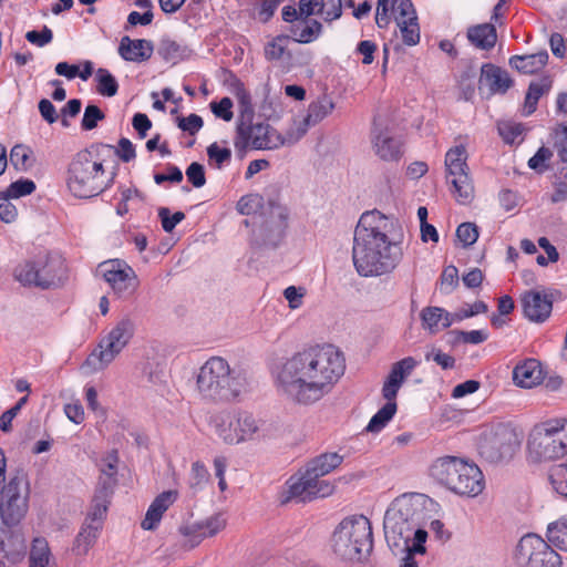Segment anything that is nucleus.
<instances>
[{"label": "nucleus", "mask_w": 567, "mask_h": 567, "mask_svg": "<svg viewBox=\"0 0 567 567\" xmlns=\"http://www.w3.org/2000/svg\"><path fill=\"white\" fill-rule=\"evenodd\" d=\"M346 370L343 354L333 346L303 349L274 370L277 390L290 401L311 405L328 395Z\"/></svg>", "instance_id": "f257e3e1"}, {"label": "nucleus", "mask_w": 567, "mask_h": 567, "mask_svg": "<svg viewBox=\"0 0 567 567\" xmlns=\"http://www.w3.org/2000/svg\"><path fill=\"white\" fill-rule=\"evenodd\" d=\"M396 221L378 210L361 215L354 229L352 260L362 277L391 274L403 257L399 241L391 237Z\"/></svg>", "instance_id": "f03ea898"}, {"label": "nucleus", "mask_w": 567, "mask_h": 567, "mask_svg": "<svg viewBox=\"0 0 567 567\" xmlns=\"http://www.w3.org/2000/svg\"><path fill=\"white\" fill-rule=\"evenodd\" d=\"M436 503L421 493H406L396 497L384 515V530L388 539H412L422 526Z\"/></svg>", "instance_id": "7ed1b4c3"}, {"label": "nucleus", "mask_w": 567, "mask_h": 567, "mask_svg": "<svg viewBox=\"0 0 567 567\" xmlns=\"http://www.w3.org/2000/svg\"><path fill=\"white\" fill-rule=\"evenodd\" d=\"M248 377L221 357L209 358L196 373V390L203 399L224 401L246 391Z\"/></svg>", "instance_id": "20e7f679"}, {"label": "nucleus", "mask_w": 567, "mask_h": 567, "mask_svg": "<svg viewBox=\"0 0 567 567\" xmlns=\"http://www.w3.org/2000/svg\"><path fill=\"white\" fill-rule=\"evenodd\" d=\"M430 476L451 492L475 497L484 489L483 473L477 465L457 456H442L430 466Z\"/></svg>", "instance_id": "39448f33"}, {"label": "nucleus", "mask_w": 567, "mask_h": 567, "mask_svg": "<svg viewBox=\"0 0 567 567\" xmlns=\"http://www.w3.org/2000/svg\"><path fill=\"white\" fill-rule=\"evenodd\" d=\"M13 278L23 287L56 289L68 281L69 270L59 252L48 251L18 264Z\"/></svg>", "instance_id": "423d86ee"}, {"label": "nucleus", "mask_w": 567, "mask_h": 567, "mask_svg": "<svg viewBox=\"0 0 567 567\" xmlns=\"http://www.w3.org/2000/svg\"><path fill=\"white\" fill-rule=\"evenodd\" d=\"M112 183L95 150L79 152L69 165L68 187L79 198L99 195Z\"/></svg>", "instance_id": "0eeeda50"}, {"label": "nucleus", "mask_w": 567, "mask_h": 567, "mask_svg": "<svg viewBox=\"0 0 567 567\" xmlns=\"http://www.w3.org/2000/svg\"><path fill=\"white\" fill-rule=\"evenodd\" d=\"M527 461L553 462L567 455V419L540 422L530 430L526 443Z\"/></svg>", "instance_id": "6e6552de"}, {"label": "nucleus", "mask_w": 567, "mask_h": 567, "mask_svg": "<svg viewBox=\"0 0 567 567\" xmlns=\"http://www.w3.org/2000/svg\"><path fill=\"white\" fill-rule=\"evenodd\" d=\"M136 331L135 320L131 316L120 318L100 339L96 348L84 361L85 373L105 370L130 344Z\"/></svg>", "instance_id": "1a4fd4ad"}, {"label": "nucleus", "mask_w": 567, "mask_h": 567, "mask_svg": "<svg viewBox=\"0 0 567 567\" xmlns=\"http://www.w3.org/2000/svg\"><path fill=\"white\" fill-rule=\"evenodd\" d=\"M333 551L346 560H361L372 549V528L363 515L344 518L332 538Z\"/></svg>", "instance_id": "9d476101"}, {"label": "nucleus", "mask_w": 567, "mask_h": 567, "mask_svg": "<svg viewBox=\"0 0 567 567\" xmlns=\"http://www.w3.org/2000/svg\"><path fill=\"white\" fill-rule=\"evenodd\" d=\"M210 426L226 445H239L257 440L260 421L248 412H224L212 416Z\"/></svg>", "instance_id": "9b49d317"}, {"label": "nucleus", "mask_w": 567, "mask_h": 567, "mask_svg": "<svg viewBox=\"0 0 567 567\" xmlns=\"http://www.w3.org/2000/svg\"><path fill=\"white\" fill-rule=\"evenodd\" d=\"M417 364L414 358L406 357L392 365L382 388V395L388 402L371 417L365 427L368 432L378 433L392 420L396 412V394Z\"/></svg>", "instance_id": "f8f14e48"}, {"label": "nucleus", "mask_w": 567, "mask_h": 567, "mask_svg": "<svg viewBox=\"0 0 567 567\" xmlns=\"http://www.w3.org/2000/svg\"><path fill=\"white\" fill-rule=\"evenodd\" d=\"M467 151L464 145L451 147L444 159L446 179L453 186V195L458 204H470L474 198V185L467 165Z\"/></svg>", "instance_id": "ddd939ff"}, {"label": "nucleus", "mask_w": 567, "mask_h": 567, "mask_svg": "<svg viewBox=\"0 0 567 567\" xmlns=\"http://www.w3.org/2000/svg\"><path fill=\"white\" fill-rule=\"evenodd\" d=\"M520 444V435L509 425L498 424L485 430L478 441L483 457L491 462L511 458Z\"/></svg>", "instance_id": "4468645a"}, {"label": "nucleus", "mask_w": 567, "mask_h": 567, "mask_svg": "<svg viewBox=\"0 0 567 567\" xmlns=\"http://www.w3.org/2000/svg\"><path fill=\"white\" fill-rule=\"evenodd\" d=\"M513 558L518 567L561 566L559 554L535 534H527L519 539L514 549Z\"/></svg>", "instance_id": "2eb2a0df"}, {"label": "nucleus", "mask_w": 567, "mask_h": 567, "mask_svg": "<svg viewBox=\"0 0 567 567\" xmlns=\"http://www.w3.org/2000/svg\"><path fill=\"white\" fill-rule=\"evenodd\" d=\"M29 508V486L23 476L10 478L3 489L0 503L2 523L9 527L18 525Z\"/></svg>", "instance_id": "dca6fc26"}, {"label": "nucleus", "mask_w": 567, "mask_h": 567, "mask_svg": "<svg viewBox=\"0 0 567 567\" xmlns=\"http://www.w3.org/2000/svg\"><path fill=\"white\" fill-rule=\"evenodd\" d=\"M99 271L118 298H128L138 288L140 281L136 272L123 260L104 261L100 264Z\"/></svg>", "instance_id": "f3484780"}, {"label": "nucleus", "mask_w": 567, "mask_h": 567, "mask_svg": "<svg viewBox=\"0 0 567 567\" xmlns=\"http://www.w3.org/2000/svg\"><path fill=\"white\" fill-rule=\"evenodd\" d=\"M289 497L301 502L330 496L334 492V484L329 480L315 475L311 470L305 467L299 476H292L287 482Z\"/></svg>", "instance_id": "a211bd4d"}, {"label": "nucleus", "mask_w": 567, "mask_h": 567, "mask_svg": "<svg viewBox=\"0 0 567 567\" xmlns=\"http://www.w3.org/2000/svg\"><path fill=\"white\" fill-rule=\"evenodd\" d=\"M237 133L247 145L256 150H276L286 144L284 136L265 123L246 125L241 121Z\"/></svg>", "instance_id": "6ab92c4d"}, {"label": "nucleus", "mask_w": 567, "mask_h": 567, "mask_svg": "<svg viewBox=\"0 0 567 567\" xmlns=\"http://www.w3.org/2000/svg\"><path fill=\"white\" fill-rule=\"evenodd\" d=\"M372 147L375 155L385 162H396L403 155L401 140L393 136L388 127L377 124L372 133Z\"/></svg>", "instance_id": "aec40b11"}, {"label": "nucleus", "mask_w": 567, "mask_h": 567, "mask_svg": "<svg viewBox=\"0 0 567 567\" xmlns=\"http://www.w3.org/2000/svg\"><path fill=\"white\" fill-rule=\"evenodd\" d=\"M525 316L535 322L545 321L553 309L550 298L542 291H528L522 298Z\"/></svg>", "instance_id": "412c9836"}, {"label": "nucleus", "mask_w": 567, "mask_h": 567, "mask_svg": "<svg viewBox=\"0 0 567 567\" xmlns=\"http://www.w3.org/2000/svg\"><path fill=\"white\" fill-rule=\"evenodd\" d=\"M178 492L174 489L165 491L157 495L148 506L142 528L145 530H154L159 525L164 513L177 501Z\"/></svg>", "instance_id": "4be33fe9"}, {"label": "nucleus", "mask_w": 567, "mask_h": 567, "mask_svg": "<svg viewBox=\"0 0 567 567\" xmlns=\"http://www.w3.org/2000/svg\"><path fill=\"white\" fill-rule=\"evenodd\" d=\"M543 379L542 364L536 359H526L513 370V380L520 388L530 389L538 385Z\"/></svg>", "instance_id": "5701e85b"}, {"label": "nucleus", "mask_w": 567, "mask_h": 567, "mask_svg": "<svg viewBox=\"0 0 567 567\" xmlns=\"http://www.w3.org/2000/svg\"><path fill=\"white\" fill-rule=\"evenodd\" d=\"M422 328L431 334L447 329L454 323L453 313L441 307H425L421 313Z\"/></svg>", "instance_id": "b1692460"}, {"label": "nucleus", "mask_w": 567, "mask_h": 567, "mask_svg": "<svg viewBox=\"0 0 567 567\" xmlns=\"http://www.w3.org/2000/svg\"><path fill=\"white\" fill-rule=\"evenodd\" d=\"M153 52V45L150 41L144 39L131 40L124 37L121 40L118 53L126 61H145Z\"/></svg>", "instance_id": "393cba45"}, {"label": "nucleus", "mask_w": 567, "mask_h": 567, "mask_svg": "<svg viewBox=\"0 0 567 567\" xmlns=\"http://www.w3.org/2000/svg\"><path fill=\"white\" fill-rule=\"evenodd\" d=\"M481 87L486 86L491 94L504 93L512 85L508 74L497 66L486 64L482 68Z\"/></svg>", "instance_id": "a878e982"}, {"label": "nucleus", "mask_w": 567, "mask_h": 567, "mask_svg": "<svg viewBox=\"0 0 567 567\" xmlns=\"http://www.w3.org/2000/svg\"><path fill=\"white\" fill-rule=\"evenodd\" d=\"M287 214L286 209L280 206H274L271 208V219L266 223L262 230L266 234L267 244L276 246L282 238L286 229Z\"/></svg>", "instance_id": "bb28decb"}, {"label": "nucleus", "mask_w": 567, "mask_h": 567, "mask_svg": "<svg viewBox=\"0 0 567 567\" xmlns=\"http://www.w3.org/2000/svg\"><path fill=\"white\" fill-rule=\"evenodd\" d=\"M548 54L546 51L527 54L514 55L509 59L512 68L524 74H533L540 71L547 63Z\"/></svg>", "instance_id": "cd10ccee"}, {"label": "nucleus", "mask_w": 567, "mask_h": 567, "mask_svg": "<svg viewBox=\"0 0 567 567\" xmlns=\"http://www.w3.org/2000/svg\"><path fill=\"white\" fill-rule=\"evenodd\" d=\"M29 567H56L45 538L37 537L33 539L29 553Z\"/></svg>", "instance_id": "c85d7f7f"}, {"label": "nucleus", "mask_w": 567, "mask_h": 567, "mask_svg": "<svg viewBox=\"0 0 567 567\" xmlns=\"http://www.w3.org/2000/svg\"><path fill=\"white\" fill-rule=\"evenodd\" d=\"M334 107L336 103L330 95H319L308 106V113L306 115L307 122L313 125L319 124L330 114H332Z\"/></svg>", "instance_id": "c756f323"}, {"label": "nucleus", "mask_w": 567, "mask_h": 567, "mask_svg": "<svg viewBox=\"0 0 567 567\" xmlns=\"http://www.w3.org/2000/svg\"><path fill=\"white\" fill-rule=\"evenodd\" d=\"M427 538V532L425 529H419L414 534L412 539H402L405 546L406 554L402 558V563L400 567H419L416 560L414 559V555L425 554L424 543Z\"/></svg>", "instance_id": "7c9ffc66"}, {"label": "nucleus", "mask_w": 567, "mask_h": 567, "mask_svg": "<svg viewBox=\"0 0 567 567\" xmlns=\"http://www.w3.org/2000/svg\"><path fill=\"white\" fill-rule=\"evenodd\" d=\"M109 505V489L106 486L100 488L93 497L91 508L85 518V523L96 525L102 528L103 519L107 512Z\"/></svg>", "instance_id": "2f4dec72"}, {"label": "nucleus", "mask_w": 567, "mask_h": 567, "mask_svg": "<svg viewBox=\"0 0 567 567\" xmlns=\"http://www.w3.org/2000/svg\"><path fill=\"white\" fill-rule=\"evenodd\" d=\"M467 38L475 47L488 50L496 43L497 35L493 24L484 23L473 27L467 32Z\"/></svg>", "instance_id": "473e14b6"}, {"label": "nucleus", "mask_w": 567, "mask_h": 567, "mask_svg": "<svg viewBox=\"0 0 567 567\" xmlns=\"http://www.w3.org/2000/svg\"><path fill=\"white\" fill-rule=\"evenodd\" d=\"M101 528L96 527V525H91L84 522L79 534L76 535L73 544V553L76 556L86 555L90 549L94 546Z\"/></svg>", "instance_id": "72a5a7b5"}, {"label": "nucleus", "mask_w": 567, "mask_h": 567, "mask_svg": "<svg viewBox=\"0 0 567 567\" xmlns=\"http://www.w3.org/2000/svg\"><path fill=\"white\" fill-rule=\"evenodd\" d=\"M342 461L343 456L338 453H323L309 461L306 467L311 470V473H315V475L323 477L336 470Z\"/></svg>", "instance_id": "f704fd0d"}, {"label": "nucleus", "mask_w": 567, "mask_h": 567, "mask_svg": "<svg viewBox=\"0 0 567 567\" xmlns=\"http://www.w3.org/2000/svg\"><path fill=\"white\" fill-rule=\"evenodd\" d=\"M158 53L166 61L176 63L186 59L190 54V50L183 43H179L171 38H164L161 40Z\"/></svg>", "instance_id": "c9c22d12"}, {"label": "nucleus", "mask_w": 567, "mask_h": 567, "mask_svg": "<svg viewBox=\"0 0 567 567\" xmlns=\"http://www.w3.org/2000/svg\"><path fill=\"white\" fill-rule=\"evenodd\" d=\"M178 533L183 537V546L187 548H194L205 539L199 520L183 523L178 528Z\"/></svg>", "instance_id": "e433bc0d"}, {"label": "nucleus", "mask_w": 567, "mask_h": 567, "mask_svg": "<svg viewBox=\"0 0 567 567\" xmlns=\"http://www.w3.org/2000/svg\"><path fill=\"white\" fill-rule=\"evenodd\" d=\"M548 540L561 550H567V514L547 527Z\"/></svg>", "instance_id": "4c0bfd02"}, {"label": "nucleus", "mask_w": 567, "mask_h": 567, "mask_svg": "<svg viewBox=\"0 0 567 567\" xmlns=\"http://www.w3.org/2000/svg\"><path fill=\"white\" fill-rule=\"evenodd\" d=\"M322 32V24L317 20H308L303 25H295L291 33L299 43H310Z\"/></svg>", "instance_id": "58836bf2"}, {"label": "nucleus", "mask_w": 567, "mask_h": 567, "mask_svg": "<svg viewBox=\"0 0 567 567\" xmlns=\"http://www.w3.org/2000/svg\"><path fill=\"white\" fill-rule=\"evenodd\" d=\"M392 13L396 24H404L405 22L416 21V12L410 0H393Z\"/></svg>", "instance_id": "ea45409f"}, {"label": "nucleus", "mask_w": 567, "mask_h": 567, "mask_svg": "<svg viewBox=\"0 0 567 567\" xmlns=\"http://www.w3.org/2000/svg\"><path fill=\"white\" fill-rule=\"evenodd\" d=\"M32 151L22 144L14 145L10 152V163L16 169L25 172L32 166Z\"/></svg>", "instance_id": "a19ab883"}, {"label": "nucleus", "mask_w": 567, "mask_h": 567, "mask_svg": "<svg viewBox=\"0 0 567 567\" xmlns=\"http://www.w3.org/2000/svg\"><path fill=\"white\" fill-rule=\"evenodd\" d=\"M548 90V85L544 82H532L525 96L523 112L530 115L535 112L538 100Z\"/></svg>", "instance_id": "79ce46f5"}, {"label": "nucleus", "mask_w": 567, "mask_h": 567, "mask_svg": "<svg viewBox=\"0 0 567 567\" xmlns=\"http://www.w3.org/2000/svg\"><path fill=\"white\" fill-rule=\"evenodd\" d=\"M97 92L104 96H114L117 93L118 84L115 78L106 70L99 69L95 73Z\"/></svg>", "instance_id": "37998d69"}, {"label": "nucleus", "mask_w": 567, "mask_h": 567, "mask_svg": "<svg viewBox=\"0 0 567 567\" xmlns=\"http://www.w3.org/2000/svg\"><path fill=\"white\" fill-rule=\"evenodd\" d=\"M549 481L553 488L567 498V460L551 468Z\"/></svg>", "instance_id": "c03bdc74"}, {"label": "nucleus", "mask_w": 567, "mask_h": 567, "mask_svg": "<svg viewBox=\"0 0 567 567\" xmlns=\"http://www.w3.org/2000/svg\"><path fill=\"white\" fill-rule=\"evenodd\" d=\"M203 527L204 537H213L227 525V518L223 513H215L205 519L199 520Z\"/></svg>", "instance_id": "a18cd8bd"}, {"label": "nucleus", "mask_w": 567, "mask_h": 567, "mask_svg": "<svg viewBox=\"0 0 567 567\" xmlns=\"http://www.w3.org/2000/svg\"><path fill=\"white\" fill-rule=\"evenodd\" d=\"M289 38L287 35H278L272 38L265 45V58L267 60H279L286 53L288 47Z\"/></svg>", "instance_id": "49530a36"}, {"label": "nucleus", "mask_w": 567, "mask_h": 567, "mask_svg": "<svg viewBox=\"0 0 567 567\" xmlns=\"http://www.w3.org/2000/svg\"><path fill=\"white\" fill-rule=\"evenodd\" d=\"M208 478V471L202 462H195L192 464L188 484L194 492L203 489L207 484Z\"/></svg>", "instance_id": "de8ad7c7"}, {"label": "nucleus", "mask_w": 567, "mask_h": 567, "mask_svg": "<svg viewBox=\"0 0 567 567\" xmlns=\"http://www.w3.org/2000/svg\"><path fill=\"white\" fill-rule=\"evenodd\" d=\"M35 189V184L31 179H18L13 182L2 194L6 198H20L30 195Z\"/></svg>", "instance_id": "09e8293b"}, {"label": "nucleus", "mask_w": 567, "mask_h": 567, "mask_svg": "<svg viewBox=\"0 0 567 567\" xmlns=\"http://www.w3.org/2000/svg\"><path fill=\"white\" fill-rule=\"evenodd\" d=\"M138 369L141 375L145 378L147 382L156 384L162 381L163 368L161 367L159 363L146 359L140 363Z\"/></svg>", "instance_id": "8fccbe9b"}, {"label": "nucleus", "mask_w": 567, "mask_h": 567, "mask_svg": "<svg viewBox=\"0 0 567 567\" xmlns=\"http://www.w3.org/2000/svg\"><path fill=\"white\" fill-rule=\"evenodd\" d=\"M498 133L503 137V140L513 144L517 141L518 137L522 136L524 127L519 123H514L509 121L499 122L497 125Z\"/></svg>", "instance_id": "3c124183"}, {"label": "nucleus", "mask_w": 567, "mask_h": 567, "mask_svg": "<svg viewBox=\"0 0 567 567\" xmlns=\"http://www.w3.org/2000/svg\"><path fill=\"white\" fill-rule=\"evenodd\" d=\"M291 310H297L302 307L307 289L301 286H289L282 292Z\"/></svg>", "instance_id": "603ef678"}, {"label": "nucleus", "mask_w": 567, "mask_h": 567, "mask_svg": "<svg viewBox=\"0 0 567 567\" xmlns=\"http://www.w3.org/2000/svg\"><path fill=\"white\" fill-rule=\"evenodd\" d=\"M207 155L210 163L217 168H221L225 163L230 161L231 151L227 147L218 146L217 143H213L207 147Z\"/></svg>", "instance_id": "864d4df0"}, {"label": "nucleus", "mask_w": 567, "mask_h": 567, "mask_svg": "<svg viewBox=\"0 0 567 567\" xmlns=\"http://www.w3.org/2000/svg\"><path fill=\"white\" fill-rule=\"evenodd\" d=\"M400 34L403 42L406 45H415L420 41V27L416 21L405 22L404 24H398Z\"/></svg>", "instance_id": "5fc2aeb1"}, {"label": "nucleus", "mask_w": 567, "mask_h": 567, "mask_svg": "<svg viewBox=\"0 0 567 567\" xmlns=\"http://www.w3.org/2000/svg\"><path fill=\"white\" fill-rule=\"evenodd\" d=\"M456 237L464 247L472 246L478 238L477 227L472 223H463L456 229Z\"/></svg>", "instance_id": "6e6d98bb"}, {"label": "nucleus", "mask_w": 567, "mask_h": 567, "mask_svg": "<svg viewBox=\"0 0 567 567\" xmlns=\"http://www.w3.org/2000/svg\"><path fill=\"white\" fill-rule=\"evenodd\" d=\"M233 101L229 97H223L219 102H210V110L214 115L226 122H230L234 117Z\"/></svg>", "instance_id": "4d7b16f0"}, {"label": "nucleus", "mask_w": 567, "mask_h": 567, "mask_svg": "<svg viewBox=\"0 0 567 567\" xmlns=\"http://www.w3.org/2000/svg\"><path fill=\"white\" fill-rule=\"evenodd\" d=\"M458 282V270L455 266H447L441 276V291L451 293Z\"/></svg>", "instance_id": "13d9d810"}, {"label": "nucleus", "mask_w": 567, "mask_h": 567, "mask_svg": "<svg viewBox=\"0 0 567 567\" xmlns=\"http://www.w3.org/2000/svg\"><path fill=\"white\" fill-rule=\"evenodd\" d=\"M158 216L162 221V227L166 233H172L176 225L185 218L184 213L176 212L175 214L171 215L169 209L165 207L158 210Z\"/></svg>", "instance_id": "bf43d9fd"}, {"label": "nucleus", "mask_w": 567, "mask_h": 567, "mask_svg": "<svg viewBox=\"0 0 567 567\" xmlns=\"http://www.w3.org/2000/svg\"><path fill=\"white\" fill-rule=\"evenodd\" d=\"M487 311V306L483 301H476L473 305H467L461 308L458 311L453 313L454 322H460L463 319L474 317L480 313H485Z\"/></svg>", "instance_id": "052dcab7"}, {"label": "nucleus", "mask_w": 567, "mask_h": 567, "mask_svg": "<svg viewBox=\"0 0 567 567\" xmlns=\"http://www.w3.org/2000/svg\"><path fill=\"white\" fill-rule=\"evenodd\" d=\"M104 118L103 112L96 105H87L82 118V127L91 131L96 127L97 122Z\"/></svg>", "instance_id": "680f3d73"}, {"label": "nucleus", "mask_w": 567, "mask_h": 567, "mask_svg": "<svg viewBox=\"0 0 567 567\" xmlns=\"http://www.w3.org/2000/svg\"><path fill=\"white\" fill-rule=\"evenodd\" d=\"M186 176L189 183L196 188L206 184L204 166L197 162L192 163L186 169Z\"/></svg>", "instance_id": "e2e57ef3"}, {"label": "nucleus", "mask_w": 567, "mask_h": 567, "mask_svg": "<svg viewBox=\"0 0 567 567\" xmlns=\"http://www.w3.org/2000/svg\"><path fill=\"white\" fill-rule=\"evenodd\" d=\"M324 7L320 16L324 21L330 22L337 20L342 14V0H323Z\"/></svg>", "instance_id": "0e129e2a"}, {"label": "nucleus", "mask_w": 567, "mask_h": 567, "mask_svg": "<svg viewBox=\"0 0 567 567\" xmlns=\"http://www.w3.org/2000/svg\"><path fill=\"white\" fill-rule=\"evenodd\" d=\"M323 7V0H299L300 19L320 14Z\"/></svg>", "instance_id": "69168bd1"}, {"label": "nucleus", "mask_w": 567, "mask_h": 567, "mask_svg": "<svg viewBox=\"0 0 567 567\" xmlns=\"http://www.w3.org/2000/svg\"><path fill=\"white\" fill-rule=\"evenodd\" d=\"M315 126L307 122V117L305 116L302 121L295 123L293 126L287 132L286 144H293L298 142L309 130V127Z\"/></svg>", "instance_id": "338daca9"}, {"label": "nucleus", "mask_w": 567, "mask_h": 567, "mask_svg": "<svg viewBox=\"0 0 567 567\" xmlns=\"http://www.w3.org/2000/svg\"><path fill=\"white\" fill-rule=\"evenodd\" d=\"M203 118L197 114H189L178 118V127L190 135L196 134L203 127Z\"/></svg>", "instance_id": "774afa93"}]
</instances>
